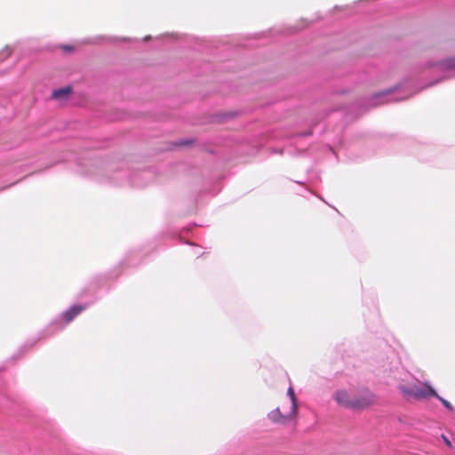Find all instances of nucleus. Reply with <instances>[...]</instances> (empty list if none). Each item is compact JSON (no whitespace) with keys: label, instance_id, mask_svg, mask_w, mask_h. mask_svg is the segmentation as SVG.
<instances>
[{"label":"nucleus","instance_id":"f257e3e1","mask_svg":"<svg viewBox=\"0 0 455 455\" xmlns=\"http://www.w3.org/2000/svg\"><path fill=\"white\" fill-rule=\"evenodd\" d=\"M333 398L340 406L351 409H363L372 403V400L370 398H353L344 389L337 390L333 395Z\"/></svg>","mask_w":455,"mask_h":455},{"label":"nucleus","instance_id":"f03ea898","mask_svg":"<svg viewBox=\"0 0 455 455\" xmlns=\"http://www.w3.org/2000/svg\"><path fill=\"white\" fill-rule=\"evenodd\" d=\"M399 389L404 395L411 396L417 400L427 399L431 396L440 398L435 390L427 383L411 387L402 385L399 387Z\"/></svg>","mask_w":455,"mask_h":455},{"label":"nucleus","instance_id":"7ed1b4c3","mask_svg":"<svg viewBox=\"0 0 455 455\" xmlns=\"http://www.w3.org/2000/svg\"><path fill=\"white\" fill-rule=\"evenodd\" d=\"M297 414H291L290 410L287 413H283L280 408H276L268 413V419L275 424L286 425L288 424Z\"/></svg>","mask_w":455,"mask_h":455},{"label":"nucleus","instance_id":"20e7f679","mask_svg":"<svg viewBox=\"0 0 455 455\" xmlns=\"http://www.w3.org/2000/svg\"><path fill=\"white\" fill-rule=\"evenodd\" d=\"M86 308V306L75 305L70 307L67 311L62 314L63 320L66 323H70L76 315L82 313Z\"/></svg>","mask_w":455,"mask_h":455},{"label":"nucleus","instance_id":"39448f33","mask_svg":"<svg viewBox=\"0 0 455 455\" xmlns=\"http://www.w3.org/2000/svg\"><path fill=\"white\" fill-rule=\"evenodd\" d=\"M72 92L70 86L63 87L58 90H55L52 93V98L55 100H63L66 99Z\"/></svg>","mask_w":455,"mask_h":455},{"label":"nucleus","instance_id":"423d86ee","mask_svg":"<svg viewBox=\"0 0 455 455\" xmlns=\"http://www.w3.org/2000/svg\"><path fill=\"white\" fill-rule=\"evenodd\" d=\"M287 394L290 396L291 401V414H297L298 402H297V398H296V395H295L292 387H290L288 388Z\"/></svg>","mask_w":455,"mask_h":455},{"label":"nucleus","instance_id":"0eeeda50","mask_svg":"<svg viewBox=\"0 0 455 455\" xmlns=\"http://www.w3.org/2000/svg\"><path fill=\"white\" fill-rule=\"evenodd\" d=\"M441 66L443 69H453L455 68V58L447 59L441 62Z\"/></svg>","mask_w":455,"mask_h":455},{"label":"nucleus","instance_id":"6e6552de","mask_svg":"<svg viewBox=\"0 0 455 455\" xmlns=\"http://www.w3.org/2000/svg\"><path fill=\"white\" fill-rule=\"evenodd\" d=\"M11 56V51L5 50L2 53H0V61H4L7 60Z\"/></svg>","mask_w":455,"mask_h":455},{"label":"nucleus","instance_id":"1a4fd4ad","mask_svg":"<svg viewBox=\"0 0 455 455\" xmlns=\"http://www.w3.org/2000/svg\"><path fill=\"white\" fill-rule=\"evenodd\" d=\"M438 399L442 402V403H443V404L447 409H449L450 411H453V410H454L453 406H452V405H451V404L447 400L443 399V397H441V396H440V398H438Z\"/></svg>","mask_w":455,"mask_h":455},{"label":"nucleus","instance_id":"9d476101","mask_svg":"<svg viewBox=\"0 0 455 455\" xmlns=\"http://www.w3.org/2000/svg\"><path fill=\"white\" fill-rule=\"evenodd\" d=\"M443 440H444L445 443H446L448 446H451V442H450V441H449V440H448L444 435H443Z\"/></svg>","mask_w":455,"mask_h":455},{"label":"nucleus","instance_id":"9b49d317","mask_svg":"<svg viewBox=\"0 0 455 455\" xmlns=\"http://www.w3.org/2000/svg\"><path fill=\"white\" fill-rule=\"evenodd\" d=\"M384 94H386V92H380V93L377 94V96H380V95H384Z\"/></svg>","mask_w":455,"mask_h":455}]
</instances>
